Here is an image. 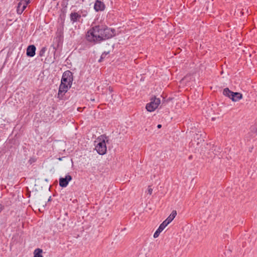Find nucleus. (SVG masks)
<instances>
[{
    "instance_id": "obj_18",
    "label": "nucleus",
    "mask_w": 257,
    "mask_h": 257,
    "mask_svg": "<svg viewBox=\"0 0 257 257\" xmlns=\"http://www.w3.org/2000/svg\"><path fill=\"white\" fill-rule=\"evenodd\" d=\"M59 19L61 21V23L59 25V26H62L64 27V22L65 19V14H63L62 15H60Z\"/></svg>"
},
{
    "instance_id": "obj_24",
    "label": "nucleus",
    "mask_w": 257,
    "mask_h": 257,
    "mask_svg": "<svg viewBox=\"0 0 257 257\" xmlns=\"http://www.w3.org/2000/svg\"><path fill=\"white\" fill-rule=\"evenodd\" d=\"M24 1H25V3L23 4V5L27 7L28 5L30 3L31 1H30V0H24Z\"/></svg>"
},
{
    "instance_id": "obj_27",
    "label": "nucleus",
    "mask_w": 257,
    "mask_h": 257,
    "mask_svg": "<svg viewBox=\"0 0 257 257\" xmlns=\"http://www.w3.org/2000/svg\"><path fill=\"white\" fill-rule=\"evenodd\" d=\"M35 161L34 159H30L29 160V162L30 163V164H31L33 162H34Z\"/></svg>"
},
{
    "instance_id": "obj_30",
    "label": "nucleus",
    "mask_w": 257,
    "mask_h": 257,
    "mask_svg": "<svg viewBox=\"0 0 257 257\" xmlns=\"http://www.w3.org/2000/svg\"><path fill=\"white\" fill-rule=\"evenodd\" d=\"M51 200H52L51 196H50L48 200V202H50V201H51Z\"/></svg>"
},
{
    "instance_id": "obj_9",
    "label": "nucleus",
    "mask_w": 257,
    "mask_h": 257,
    "mask_svg": "<svg viewBox=\"0 0 257 257\" xmlns=\"http://www.w3.org/2000/svg\"><path fill=\"white\" fill-rule=\"evenodd\" d=\"M70 19L71 22L73 24L76 22L82 23V20H81V15L78 12H73L70 14Z\"/></svg>"
},
{
    "instance_id": "obj_26",
    "label": "nucleus",
    "mask_w": 257,
    "mask_h": 257,
    "mask_svg": "<svg viewBox=\"0 0 257 257\" xmlns=\"http://www.w3.org/2000/svg\"><path fill=\"white\" fill-rule=\"evenodd\" d=\"M108 89L110 93L113 91V88L111 86H109Z\"/></svg>"
},
{
    "instance_id": "obj_22",
    "label": "nucleus",
    "mask_w": 257,
    "mask_h": 257,
    "mask_svg": "<svg viewBox=\"0 0 257 257\" xmlns=\"http://www.w3.org/2000/svg\"><path fill=\"white\" fill-rule=\"evenodd\" d=\"M58 49H53L54 50V59L56 60L57 58L60 56V53L58 52L57 51Z\"/></svg>"
},
{
    "instance_id": "obj_11",
    "label": "nucleus",
    "mask_w": 257,
    "mask_h": 257,
    "mask_svg": "<svg viewBox=\"0 0 257 257\" xmlns=\"http://www.w3.org/2000/svg\"><path fill=\"white\" fill-rule=\"evenodd\" d=\"M243 97L242 94L240 92H233L230 99L234 102L238 101Z\"/></svg>"
},
{
    "instance_id": "obj_21",
    "label": "nucleus",
    "mask_w": 257,
    "mask_h": 257,
    "mask_svg": "<svg viewBox=\"0 0 257 257\" xmlns=\"http://www.w3.org/2000/svg\"><path fill=\"white\" fill-rule=\"evenodd\" d=\"M47 50V48L46 47H43L41 48L39 52V56L40 57H42L44 55L45 53Z\"/></svg>"
},
{
    "instance_id": "obj_31",
    "label": "nucleus",
    "mask_w": 257,
    "mask_h": 257,
    "mask_svg": "<svg viewBox=\"0 0 257 257\" xmlns=\"http://www.w3.org/2000/svg\"><path fill=\"white\" fill-rule=\"evenodd\" d=\"M31 196L30 193H29V197Z\"/></svg>"
},
{
    "instance_id": "obj_25",
    "label": "nucleus",
    "mask_w": 257,
    "mask_h": 257,
    "mask_svg": "<svg viewBox=\"0 0 257 257\" xmlns=\"http://www.w3.org/2000/svg\"><path fill=\"white\" fill-rule=\"evenodd\" d=\"M148 194H149L150 195H151L153 193V189L151 188L150 186H149L148 188Z\"/></svg>"
},
{
    "instance_id": "obj_32",
    "label": "nucleus",
    "mask_w": 257,
    "mask_h": 257,
    "mask_svg": "<svg viewBox=\"0 0 257 257\" xmlns=\"http://www.w3.org/2000/svg\"><path fill=\"white\" fill-rule=\"evenodd\" d=\"M21 1H22V0H20Z\"/></svg>"
},
{
    "instance_id": "obj_5",
    "label": "nucleus",
    "mask_w": 257,
    "mask_h": 257,
    "mask_svg": "<svg viewBox=\"0 0 257 257\" xmlns=\"http://www.w3.org/2000/svg\"><path fill=\"white\" fill-rule=\"evenodd\" d=\"M74 80L73 74L70 70L64 71L62 74L61 81L68 84L69 87L71 88Z\"/></svg>"
},
{
    "instance_id": "obj_4",
    "label": "nucleus",
    "mask_w": 257,
    "mask_h": 257,
    "mask_svg": "<svg viewBox=\"0 0 257 257\" xmlns=\"http://www.w3.org/2000/svg\"><path fill=\"white\" fill-rule=\"evenodd\" d=\"M161 103L160 98H156L155 96L152 97L150 102L146 104V108L149 112L154 111Z\"/></svg>"
},
{
    "instance_id": "obj_14",
    "label": "nucleus",
    "mask_w": 257,
    "mask_h": 257,
    "mask_svg": "<svg viewBox=\"0 0 257 257\" xmlns=\"http://www.w3.org/2000/svg\"><path fill=\"white\" fill-rule=\"evenodd\" d=\"M26 8L27 7L22 4V1H20V2L18 4L17 9V12L18 14L21 15Z\"/></svg>"
},
{
    "instance_id": "obj_19",
    "label": "nucleus",
    "mask_w": 257,
    "mask_h": 257,
    "mask_svg": "<svg viewBox=\"0 0 257 257\" xmlns=\"http://www.w3.org/2000/svg\"><path fill=\"white\" fill-rule=\"evenodd\" d=\"M78 13L79 14V15H81V17H85L88 14V12L86 10L81 9L80 10Z\"/></svg>"
},
{
    "instance_id": "obj_16",
    "label": "nucleus",
    "mask_w": 257,
    "mask_h": 257,
    "mask_svg": "<svg viewBox=\"0 0 257 257\" xmlns=\"http://www.w3.org/2000/svg\"><path fill=\"white\" fill-rule=\"evenodd\" d=\"M43 250L41 248H36L34 251V257H43L42 255Z\"/></svg>"
},
{
    "instance_id": "obj_29",
    "label": "nucleus",
    "mask_w": 257,
    "mask_h": 257,
    "mask_svg": "<svg viewBox=\"0 0 257 257\" xmlns=\"http://www.w3.org/2000/svg\"><path fill=\"white\" fill-rule=\"evenodd\" d=\"M158 128H161L162 127V124H159L157 125Z\"/></svg>"
},
{
    "instance_id": "obj_3",
    "label": "nucleus",
    "mask_w": 257,
    "mask_h": 257,
    "mask_svg": "<svg viewBox=\"0 0 257 257\" xmlns=\"http://www.w3.org/2000/svg\"><path fill=\"white\" fill-rule=\"evenodd\" d=\"M106 139L107 137L104 135H101L100 137L98 138L99 140V142L95 146V150L98 154L103 155L106 153V145L105 140L103 138Z\"/></svg>"
},
{
    "instance_id": "obj_23",
    "label": "nucleus",
    "mask_w": 257,
    "mask_h": 257,
    "mask_svg": "<svg viewBox=\"0 0 257 257\" xmlns=\"http://www.w3.org/2000/svg\"><path fill=\"white\" fill-rule=\"evenodd\" d=\"M252 131L254 133L257 134V125L252 127Z\"/></svg>"
},
{
    "instance_id": "obj_7",
    "label": "nucleus",
    "mask_w": 257,
    "mask_h": 257,
    "mask_svg": "<svg viewBox=\"0 0 257 257\" xmlns=\"http://www.w3.org/2000/svg\"><path fill=\"white\" fill-rule=\"evenodd\" d=\"M72 180V177L67 174L65 177H60L59 178V186L62 188L66 187L69 182Z\"/></svg>"
},
{
    "instance_id": "obj_2",
    "label": "nucleus",
    "mask_w": 257,
    "mask_h": 257,
    "mask_svg": "<svg viewBox=\"0 0 257 257\" xmlns=\"http://www.w3.org/2000/svg\"><path fill=\"white\" fill-rule=\"evenodd\" d=\"M177 215V211L173 210L171 214L160 225L158 228L156 230L154 234L155 238L158 237L160 233L164 229V228L170 223Z\"/></svg>"
},
{
    "instance_id": "obj_15",
    "label": "nucleus",
    "mask_w": 257,
    "mask_h": 257,
    "mask_svg": "<svg viewBox=\"0 0 257 257\" xmlns=\"http://www.w3.org/2000/svg\"><path fill=\"white\" fill-rule=\"evenodd\" d=\"M233 91H231L228 87L225 88L223 90L222 94L226 97L230 99Z\"/></svg>"
},
{
    "instance_id": "obj_8",
    "label": "nucleus",
    "mask_w": 257,
    "mask_h": 257,
    "mask_svg": "<svg viewBox=\"0 0 257 257\" xmlns=\"http://www.w3.org/2000/svg\"><path fill=\"white\" fill-rule=\"evenodd\" d=\"M96 12H103L106 8L104 3L100 0H95L93 7Z\"/></svg>"
},
{
    "instance_id": "obj_13",
    "label": "nucleus",
    "mask_w": 257,
    "mask_h": 257,
    "mask_svg": "<svg viewBox=\"0 0 257 257\" xmlns=\"http://www.w3.org/2000/svg\"><path fill=\"white\" fill-rule=\"evenodd\" d=\"M64 27L62 26H58L56 31V37L64 38Z\"/></svg>"
},
{
    "instance_id": "obj_20",
    "label": "nucleus",
    "mask_w": 257,
    "mask_h": 257,
    "mask_svg": "<svg viewBox=\"0 0 257 257\" xmlns=\"http://www.w3.org/2000/svg\"><path fill=\"white\" fill-rule=\"evenodd\" d=\"M69 1V0H62V1L61 6L62 7L63 9H64V10H65L67 8Z\"/></svg>"
},
{
    "instance_id": "obj_17",
    "label": "nucleus",
    "mask_w": 257,
    "mask_h": 257,
    "mask_svg": "<svg viewBox=\"0 0 257 257\" xmlns=\"http://www.w3.org/2000/svg\"><path fill=\"white\" fill-rule=\"evenodd\" d=\"M110 53V51H104L103 52L102 54L100 56V57L99 59L98 60V62L99 63H101L103 61L104 59L105 58L107 55L109 54Z\"/></svg>"
},
{
    "instance_id": "obj_28",
    "label": "nucleus",
    "mask_w": 257,
    "mask_h": 257,
    "mask_svg": "<svg viewBox=\"0 0 257 257\" xmlns=\"http://www.w3.org/2000/svg\"><path fill=\"white\" fill-rule=\"evenodd\" d=\"M4 209V206L0 204V212Z\"/></svg>"
},
{
    "instance_id": "obj_12",
    "label": "nucleus",
    "mask_w": 257,
    "mask_h": 257,
    "mask_svg": "<svg viewBox=\"0 0 257 257\" xmlns=\"http://www.w3.org/2000/svg\"><path fill=\"white\" fill-rule=\"evenodd\" d=\"M64 38L56 37L55 38V43L56 46L53 45V49H59L61 48L63 42Z\"/></svg>"
},
{
    "instance_id": "obj_6",
    "label": "nucleus",
    "mask_w": 257,
    "mask_h": 257,
    "mask_svg": "<svg viewBox=\"0 0 257 257\" xmlns=\"http://www.w3.org/2000/svg\"><path fill=\"white\" fill-rule=\"evenodd\" d=\"M70 88L69 87V85L68 83L65 82H63L61 81V83L59 85L58 93V97L60 99H65L64 95L65 93L67 92L68 89Z\"/></svg>"
},
{
    "instance_id": "obj_10",
    "label": "nucleus",
    "mask_w": 257,
    "mask_h": 257,
    "mask_svg": "<svg viewBox=\"0 0 257 257\" xmlns=\"http://www.w3.org/2000/svg\"><path fill=\"white\" fill-rule=\"evenodd\" d=\"M36 47L34 45H30L26 50V55L29 57H33L36 54Z\"/></svg>"
},
{
    "instance_id": "obj_1",
    "label": "nucleus",
    "mask_w": 257,
    "mask_h": 257,
    "mask_svg": "<svg viewBox=\"0 0 257 257\" xmlns=\"http://www.w3.org/2000/svg\"><path fill=\"white\" fill-rule=\"evenodd\" d=\"M116 35L114 28H109L105 25L92 26L85 34L87 42L94 45L110 39Z\"/></svg>"
}]
</instances>
